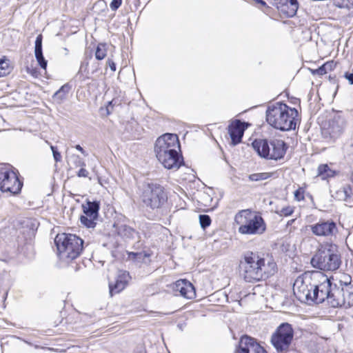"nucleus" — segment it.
<instances>
[{
  "instance_id": "obj_1",
  "label": "nucleus",
  "mask_w": 353,
  "mask_h": 353,
  "mask_svg": "<svg viewBox=\"0 0 353 353\" xmlns=\"http://www.w3.org/2000/svg\"><path fill=\"white\" fill-rule=\"evenodd\" d=\"M239 272L246 282L259 281L274 274L276 263L269 261L265 264V259L258 253L248 251L240 261Z\"/></svg>"
},
{
  "instance_id": "obj_2",
  "label": "nucleus",
  "mask_w": 353,
  "mask_h": 353,
  "mask_svg": "<svg viewBox=\"0 0 353 353\" xmlns=\"http://www.w3.org/2000/svg\"><path fill=\"white\" fill-rule=\"evenodd\" d=\"M180 151V143L175 134L165 133L159 137L154 145L157 159L168 170H178L183 163Z\"/></svg>"
},
{
  "instance_id": "obj_3",
  "label": "nucleus",
  "mask_w": 353,
  "mask_h": 353,
  "mask_svg": "<svg viewBox=\"0 0 353 353\" xmlns=\"http://www.w3.org/2000/svg\"><path fill=\"white\" fill-rule=\"evenodd\" d=\"M298 117V110L283 102L269 105L266 110L267 123L272 128L283 132L295 130Z\"/></svg>"
},
{
  "instance_id": "obj_4",
  "label": "nucleus",
  "mask_w": 353,
  "mask_h": 353,
  "mask_svg": "<svg viewBox=\"0 0 353 353\" xmlns=\"http://www.w3.org/2000/svg\"><path fill=\"white\" fill-rule=\"evenodd\" d=\"M312 265L323 271H335L341 263V255L337 245L326 242L320 244L319 248L310 261Z\"/></svg>"
},
{
  "instance_id": "obj_5",
  "label": "nucleus",
  "mask_w": 353,
  "mask_h": 353,
  "mask_svg": "<svg viewBox=\"0 0 353 353\" xmlns=\"http://www.w3.org/2000/svg\"><path fill=\"white\" fill-rule=\"evenodd\" d=\"M234 221L239 226L238 232L242 235H261L267 230V225L259 214L250 209L240 210L235 214Z\"/></svg>"
},
{
  "instance_id": "obj_6",
  "label": "nucleus",
  "mask_w": 353,
  "mask_h": 353,
  "mask_svg": "<svg viewBox=\"0 0 353 353\" xmlns=\"http://www.w3.org/2000/svg\"><path fill=\"white\" fill-rule=\"evenodd\" d=\"M59 259L69 263L81 254L84 241L79 236L73 234H58L54 239Z\"/></svg>"
},
{
  "instance_id": "obj_7",
  "label": "nucleus",
  "mask_w": 353,
  "mask_h": 353,
  "mask_svg": "<svg viewBox=\"0 0 353 353\" xmlns=\"http://www.w3.org/2000/svg\"><path fill=\"white\" fill-rule=\"evenodd\" d=\"M313 281V294L312 302L316 304L327 302V305L334 307L332 301H334L335 285L333 276L328 278L321 272H315L312 274Z\"/></svg>"
},
{
  "instance_id": "obj_8",
  "label": "nucleus",
  "mask_w": 353,
  "mask_h": 353,
  "mask_svg": "<svg viewBox=\"0 0 353 353\" xmlns=\"http://www.w3.org/2000/svg\"><path fill=\"white\" fill-rule=\"evenodd\" d=\"M252 146L261 158L274 161L283 159L288 149L285 141L274 138L256 139Z\"/></svg>"
},
{
  "instance_id": "obj_9",
  "label": "nucleus",
  "mask_w": 353,
  "mask_h": 353,
  "mask_svg": "<svg viewBox=\"0 0 353 353\" xmlns=\"http://www.w3.org/2000/svg\"><path fill=\"white\" fill-rule=\"evenodd\" d=\"M144 207L152 211L161 209L168 201V195L163 186L156 182L145 184L141 194Z\"/></svg>"
},
{
  "instance_id": "obj_10",
  "label": "nucleus",
  "mask_w": 353,
  "mask_h": 353,
  "mask_svg": "<svg viewBox=\"0 0 353 353\" xmlns=\"http://www.w3.org/2000/svg\"><path fill=\"white\" fill-rule=\"evenodd\" d=\"M18 170L10 164L0 165V190L3 192H10L12 195L19 194L23 182L20 179Z\"/></svg>"
},
{
  "instance_id": "obj_11",
  "label": "nucleus",
  "mask_w": 353,
  "mask_h": 353,
  "mask_svg": "<svg viewBox=\"0 0 353 353\" xmlns=\"http://www.w3.org/2000/svg\"><path fill=\"white\" fill-rule=\"evenodd\" d=\"M294 335L292 325L287 322L281 323L272 334L270 343L277 353L290 351Z\"/></svg>"
},
{
  "instance_id": "obj_12",
  "label": "nucleus",
  "mask_w": 353,
  "mask_h": 353,
  "mask_svg": "<svg viewBox=\"0 0 353 353\" xmlns=\"http://www.w3.org/2000/svg\"><path fill=\"white\" fill-rule=\"evenodd\" d=\"M100 205V201H90L89 199L82 204L83 214L80 216V221L83 225L88 228H94L96 226V221L99 216Z\"/></svg>"
},
{
  "instance_id": "obj_13",
  "label": "nucleus",
  "mask_w": 353,
  "mask_h": 353,
  "mask_svg": "<svg viewBox=\"0 0 353 353\" xmlns=\"http://www.w3.org/2000/svg\"><path fill=\"white\" fill-rule=\"evenodd\" d=\"M234 353H268L257 339L248 335L240 338Z\"/></svg>"
},
{
  "instance_id": "obj_14",
  "label": "nucleus",
  "mask_w": 353,
  "mask_h": 353,
  "mask_svg": "<svg viewBox=\"0 0 353 353\" xmlns=\"http://www.w3.org/2000/svg\"><path fill=\"white\" fill-rule=\"evenodd\" d=\"M310 227L312 234L318 236H332L338 232L336 224L332 220H321Z\"/></svg>"
},
{
  "instance_id": "obj_15",
  "label": "nucleus",
  "mask_w": 353,
  "mask_h": 353,
  "mask_svg": "<svg viewBox=\"0 0 353 353\" xmlns=\"http://www.w3.org/2000/svg\"><path fill=\"white\" fill-rule=\"evenodd\" d=\"M295 296L301 302H312L313 282L307 284L303 279H296L293 287Z\"/></svg>"
},
{
  "instance_id": "obj_16",
  "label": "nucleus",
  "mask_w": 353,
  "mask_h": 353,
  "mask_svg": "<svg viewBox=\"0 0 353 353\" xmlns=\"http://www.w3.org/2000/svg\"><path fill=\"white\" fill-rule=\"evenodd\" d=\"M345 291H346L345 287H337V285H335V290H334V292H335L334 295V301H332L334 307H344L349 308L353 306V296H352L349 292Z\"/></svg>"
},
{
  "instance_id": "obj_17",
  "label": "nucleus",
  "mask_w": 353,
  "mask_h": 353,
  "mask_svg": "<svg viewBox=\"0 0 353 353\" xmlns=\"http://www.w3.org/2000/svg\"><path fill=\"white\" fill-rule=\"evenodd\" d=\"M248 123L236 119L228 125V133L230 134L232 145H236L242 141L244 131L247 128Z\"/></svg>"
},
{
  "instance_id": "obj_18",
  "label": "nucleus",
  "mask_w": 353,
  "mask_h": 353,
  "mask_svg": "<svg viewBox=\"0 0 353 353\" xmlns=\"http://www.w3.org/2000/svg\"><path fill=\"white\" fill-rule=\"evenodd\" d=\"M172 289L179 292L180 295L187 299L196 296V291L193 284L187 279H179L173 283Z\"/></svg>"
},
{
  "instance_id": "obj_19",
  "label": "nucleus",
  "mask_w": 353,
  "mask_h": 353,
  "mask_svg": "<svg viewBox=\"0 0 353 353\" xmlns=\"http://www.w3.org/2000/svg\"><path fill=\"white\" fill-rule=\"evenodd\" d=\"M273 3L277 9L288 17H293L296 15L298 8L299 2L297 0H274Z\"/></svg>"
},
{
  "instance_id": "obj_20",
  "label": "nucleus",
  "mask_w": 353,
  "mask_h": 353,
  "mask_svg": "<svg viewBox=\"0 0 353 353\" xmlns=\"http://www.w3.org/2000/svg\"><path fill=\"white\" fill-rule=\"evenodd\" d=\"M130 274L126 271H120L114 283L109 282V292L111 296L121 292L127 285Z\"/></svg>"
},
{
  "instance_id": "obj_21",
  "label": "nucleus",
  "mask_w": 353,
  "mask_h": 353,
  "mask_svg": "<svg viewBox=\"0 0 353 353\" xmlns=\"http://www.w3.org/2000/svg\"><path fill=\"white\" fill-rule=\"evenodd\" d=\"M42 41L43 37L42 34H40L36 37L34 41V55L39 66L42 69L46 70L48 65V61L43 54Z\"/></svg>"
},
{
  "instance_id": "obj_22",
  "label": "nucleus",
  "mask_w": 353,
  "mask_h": 353,
  "mask_svg": "<svg viewBox=\"0 0 353 353\" xmlns=\"http://www.w3.org/2000/svg\"><path fill=\"white\" fill-rule=\"evenodd\" d=\"M117 232L119 236L128 239H133L139 234L138 232L134 228L127 225L118 226L117 228Z\"/></svg>"
},
{
  "instance_id": "obj_23",
  "label": "nucleus",
  "mask_w": 353,
  "mask_h": 353,
  "mask_svg": "<svg viewBox=\"0 0 353 353\" xmlns=\"http://www.w3.org/2000/svg\"><path fill=\"white\" fill-rule=\"evenodd\" d=\"M71 89V85L69 83L63 85L57 92L52 95V99L57 104H61L65 99Z\"/></svg>"
},
{
  "instance_id": "obj_24",
  "label": "nucleus",
  "mask_w": 353,
  "mask_h": 353,
  "mask_svg": "<svg viewBox=\"0 0 353 353\" xmlns=\"http://www.w3.org/2000/svg\"><path fill=\"white\" fill-rule=\"evenodd\" d=\"M334 284H336L340 287H345V292H349L352 296L353 285L352 284V277L349 274H343L339 280L334 281Z\"/></svg>"
},
{
  "instance_id": "obj_25",
  "label": "nucleus",
  "mask_w": 353,
  "mask_h": 353,
  "mask_svg": "<svg viewBox=\"0 0 353 353\" xmlns=\"http://www.w3.org/2000/svg\"><path fill=\"white\" fill-rule=\"evenodd\" d=\"M336 174L335 170H332L327 164H321L318 167V175L322 179H327L334 176Z\"/></svg>"
},
{
  "instance_id": "obj_26",
  "label": "nucleus",
  "mask_w": 353,
  "mask_h": 353,
  "mask_svg": "<svg viewBox=\"0 0 353 353\" xmlns=\"http://www.w3.org/2000/svg\"><path fill=\"white\" fill-rule=\"evenodd\" d=\"M274 172H259L249 174L248 179L250 181H261L271 178Z\"/></svg>"
},
{
  "instance_id": "obj_27",
  "label": "nucleus",
  "mask_w": 353,
  "mask_h": 353,
  "mask_svg": "<svg viewBox=\"0 0 353 353\" xmlns=\"http://www.w3.org/2000/svg\"><path fill=\"white\" fill-rule=\"evenodd\" d=\"M150 256V254L146 252H131L128 253V257L137 262L143 263L145 262V259L146 258H149Z\"/></svg>"
},
{
  "instance_id": "obj_28",
  "label": "nucleus",
  "mask_w": 353,
  "mask_h": 353,
  "mask_svg": "<svg viewBox=\"0 0 353 353\" xmlns=\"http://www.w3.org/2000/svg\"><path fill=\"white\" fill-rule=\"evenodd\" d=\"M11 71L10 61L7 59H0V77L8 74Z\"/></svg>"
},
{
  "instance_id": "obj_29",
  "label": "nucleus",
  "mask_w": 353,
  "mask_h": 353,
  "mask_svg": "<svg viewBox=\"0 0 353 353\" xmlns=\"http://www.w3.org/2000/svg\"><path fill=\"white\" fill-rule=\"evenodd\" d=\"M107 50L105 43H99L95 51V58L102 60L106 57Z\"/></svg>"
},
{
  "instance_id": "obj_30",
  "label": "nucleus",
  "mask_w": 353,
  "mask_h": 353,
  "mask_svg": "<svg viewBox=\"0 0 353 353\" xmlns=\"http://www.w3.org/2000/svg\"><path fill=\"white\" fill-rule=\"evenodd\" d=\"M333 3L339 8L350 9L353 7V0H333Z\"/></svg>"
},
{
  "instance_id": "obj_31",
  "label": "nucleus",
  "mask_w": 353,
  "mask_h": 353,
  "mask_svg": "<svg viewBox=\"0 0 353 353\" xmlns=\"http://www.w3.org/2000/svg\"><path fill=\"white\" fill-rule=\"evenodd\" d=\"M199 223L201 227L205 230L208 227H209L211 224L212 220L209 215L208 214H200L199 216Z\"/></svg>"
},
{
  "instance_id": "obj_32",
  "label": "nucleus",
  "mask_w": 353,
  "mask_h": 353,
  "mask_svg": "<svg viewBox=\"0 0 353 353\" xmlns=\"http://www.w3.org/2000/svg\"><path fill=\"white\" fill-rule=\"evenodd\" d=\"M69 161L77 168L85 166V161L79 155H72Z\"/></svg>"
},
{
  "instance_id": "obj_33",
  "label": "nucleus",
  "mask_w": 353,
  "mask_h": 353,
  "mask_svg": "<svg viewBox=\"0 0 353 353\" xmlns=\"http://www.w3.org/2000/svg\"><path fill=\"white\" fill-rule=\"evenodd\" d=\"M50 149L52 152L53 158L56 162H59L61 161V155L59 152L57 147L54 145H50Z\"/></svg>"
},
{
  "instance_id": "obj_34",
  "label": "nucleus",
  "mask_w": 353,
  "mask_h": 353,
  "mask_svg": "<svg viewBox=\"0 0 353 353\" xmlns=\"http://www.w3.org/2000/svg\"><path fill=\"white\" fill-rule=\"evenodd\" d=\"M293 212H294V208L291 206H287V207L283 208L281 210L279 214L281 216H288L292 215Z\"/></svg>"
},
{
  "instance_id": "obj_35",
  "label": "nucleus",
  "mask_w": 353,
  "mask_h": 353,
  "mask_svg": "<svg viewBox=\"0 0 353 353\" xmlns=\"http://www.w3.org/2000/svg\"><path fill=\"white\" fill-rule=\"evenodd\" d=\"M294 198L298 201L304 200V190L301 188H298L294 192Z\"/></svg>"
},
{
  "instance_id": "obj_36",
  "label": "nucleus",
  "mask_w": 353,
  "mask_h": 353,
  "mask_svg": "<svg viewBox=\"0 0 353 353\" xmlns=\"http://www.w3.org/2000/svg\"><path fill=\"white\" fill-rule=\"evenodd\" d=\"M343 192L344 194V201H347L351 197L352 194V187L350 185H347L343 188Z\"/></svg>"
},
{
  "instance_id": "obj_37",
  "label": "nucleus",
  "mask_w": 353,
  "mask_h": 353,
  "mask_svg": "<svg viewBox=\"0 0 353 353\" xmlns=\"http://www.w3.org/2000/svg\"><path fill=\"white\" fill-rule=\"evenodd\" d=\"M122 0H112L110 4V8L112 11H116L121 6Z\"/></svg>"
},
{
  "instance_id": "obj_38",
  "label": "nucleus",
  "mask_w": 353,
  "mask_h": 353,
  "mask_svg": "<svg viewBox=\"0 0 353 353\" xmlns=\"http://www.w3.org/2000/svg\"><path fill=\"white\" fill-rule=\"evenodd\" d=\"M310 70L312 74H318V75L321 76V75L326 74L325 68L322 65L319 67L317 69H310Z\"/></svg>"
},
{
  "instance_id": "obj_39",
  "label": "nucleus",
  "mask_w": 353,
  "mask_h": 353,
  "mask_svg": "<svg viewBox=\"0 0 353 353\" xmlns=\"http://www.w3.org/2000/svg\"><path fill=\"white\" fill-rule=\"evenodd\" d=\"M324 67L325 72L327 73L328 70H332L335 64L333 61H328L322 65Z\"/></svg>"
},
{
  "instance_id": "obj_40",
  "label": "nucleus",
  "mask_w": 353,
  "mask_h": 353,
  "mask_svg": "<svg viewBox=\"0 0 353 353\" xmlns=\"http://www.w3.org/2000/svg\"><path fill=\"white\" fill-rule=\"evenodd\" d=\"M344 77L348 81L350 85H353V68L351 72H346L344 74Z\"/></svg>"
},
{
  "instance_id": "obj_41",
  "label": "nucleus",
  "mask_w": 353,
  "mask_h": 353,
  "mask_svg": "<svg viewBox=\"0 0 353 353\" xmlns=\"http://www.w3.org/2000/svg\"><path fill=\"white\" fill-rule=\"evenodd\" d=\"M88 175V172L87 170L84 168V167H81L80 170L77 172V176L79 177H87Z\"/></svg>"
},
{
  "instance_id": "obj_42",
  "label": "nucleus",
  "mask_w": 353,
  "mask_h": 353,
  "mask_svg": "<svg viewBox=\"0 0 353 353\" xmlns=\"http://www.w3.org/2000/svg\"><path fill=\"white\" fill-rule=\"evenodd\" d=\"M201 197L203 201L205 202L204 204L205 205H209V203L212 201V199L210 196V195L205 193H203Z\"/></svg>"
},
{
  "instance_id": "obj_43",
  "label": "nucleus",
  "mask_w": 353,
  "mask_h": 353,
  "mask_svg": "<svg viewBox=\"0 0 353 353\" xmlns=\"http://www.w3.org/2000/svg\"><path fill=\"white\" fill-rule=\"evenodd\" d=\"M107 65L110 67V70L113 72L116 71L117 66L114 61L110 59H108L107 60Z\"/></svg>"
},
{
  "instance_id": "obj_44",
  "label": "nucleus",
  "mask_w": 353,
  "mask_h": 353,
  "mask_svg": "<svg viewBox=\"0 0 353 353\" xmlns=\"http://www.w3.org/2000/svg\"><path fill=\"white\" fill-rule=\"evenodd\" d=\"M27 72L30 74L33 77H37V70L36 68H27Z\"/></svg>"
},
{
  "instance_id": "obj_45",
  "label": "nucleus",
  "mask_w": 353,
  "mask_h": 353,
  "mask_svg": "<svg viewBox=\"0 0 353 353\" xmlns=\"http://www.w3.org/2000/svg\"><path fill=\"white\" fill-rule=\"evenodd\" d=\"M74 148L79 150V152H81V153L82 154H83L84 156H88V153L85 152V150L79 145V144H77L74 146Z\"/></svg>"
},
{
  "instance_id": "obj_46",
  "label": "nucleus",
  "mask_w": 353,
  "mask_h": 353,
  "mask_svg": "<svg viewBox=\"0 0 353 353\" xmlns=\"http://www.w3.org/2000/svg\"><path fill=\"white\" fill-rule=\"evenodd\" d=\"M88 65V63L86 62V63H82L81 65V67H80V69H79V71L78 72V74L80 73V72L84 69V70H86L87 67Z\"/></svg>"
},
{
  "instance_id": "obj_47",
  "label": "nucleus",
  "mask_w": 353,
  "mask_h": 353,
  "mask_svg": "<svg viewBox=\"0 0 353 353\" xmlns=\"http://www.w3.org/2000/svg\"><path fill=\"white\" fill-rule=\"evenodd\" d=\"M112 109H111V108H110L109 106H106V114L107 115H109L112 113Z\"/></svg>"
},
{
  "instance_id": "obj_48",
  "label": "nucleus",
  "mask_w": 353,
  "mask_h": 353,
  "mask_svg": "<svg viewBox=\"0 0 353 353\" xmlns=\"http://www.w3.org/2000/svg\"><path fill=\"white\" fill-rule=\"evenodd\" d=\"M295 221H296V219H293L288 221L287 225H291L292 223H294Z\"/></svg>"
},
{
  "instance_id": "obj_49",
  "label": "nucleus",
  "mask_w": 353,
  "mask_h": 353,
  "mask_svg": "<svg viewBox=\"0 0 353 353\" xmlns=\"http://www.w3.org/2000/svg\"><path fill=\"white\" fill-rule=\"evenodd\" d=\"M107 106H109L110 108H111V109H112L113 108L112 101H108Z\"/></svg>"
}]
</instances>
